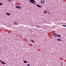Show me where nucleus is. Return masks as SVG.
Here are the masks:
<instances>
[{
  "label": "nucleus",
  "mask_w": 66,
  "mask_h": 66,
  "mask_svg": "<svg viewBox=\"0 0 66 66\" xmlns=\"http://www.w3.org/2000/svg\"><path fill=\"white\" fill-rule=\"evenodd\" d=\"M9 2H11V0H7Z\"/></svg>",
  "instance_id": "nucleus-19"
},
{
  "label": "nucleus",
  "mask_w": 66,
  "mask_h": 66,
  "mask_svg": "<svg viewBox=\"0 0 66 66\" xmlns=\"http://www.w3.org/2000/svg\"><path fill=\"white\" fill-rule=\"evenodd\" d=\"M40 3H42V4H43V1H40Z\"/></svg>",
  "instance_id": "nucleus-12"
},
{
  "label": "nucleus",
  "mask_w": 66,
  "mask_h": 66,
  "mask_svg": "<svg viewBox=\"0 0 66 66\" xmlns=\"http://www.w3.org/2000/svg\"><path fill=\"white\" fill-rule=\"evenodd\" d=\"M31 41L32 43H35V42L32 40H31Z\"/></svg>",
  "instance_id": "nucleus-10"
},
{
  "label": "nucleus",
  "mask_w": 66,
  "mask_h": 66,
  "mask_svg": "<svg viewBox=\"0 0 66 66\" xmlns=\"http://www.w3.org/2000/svg\"><path fill=\"white\" fill-rule=\"evenodd\" d=\"M53 35H54V36H55V37H57V35L55 33H53Z\"/></svg>",
  "instance_id": "nucleus-4"
},
{
  "label": "nucleus",
  "mask_w": 66,
  "mask_h": 66,
  "mask_svg": "<svg viewBox=\"0 0 66 66\" xmlns=\"http://www.w3.org/2000/svg\"><path fill=\"white\" fill-rule=\"evenodd\" d=\"M44 13L45 14H47V12L46 11L44 12Z\"/></svg>",
  "instance_id": "nucleus-11"
},
{
  "label": "nucleus",
  "mask_w": 66,
  "mask_h": 66,
  "mask_svg": "<svg viewBox=\"0 0 66 66\" xmlns=\"http://www.w3.org/2000/svg\"><path fill=\"white\" fill-rule=\"evenodd\" d=\"M27 1H30V0H27Z\"/></svg>",
  "instance_id": "nucleus-25"
},
{
  "label": "nucleus",
  "mask_w": 66,
  "mask_h": 66,
  "mask_svg": "<svg viewBox=\"0 0 66 66\" xmlns=\"http://www.w3.org/2000/svg\"><path fill=\"white\" fill-rule=\"evenodd\" d=\"M43 4H44V3H45V2L44 0L43 1Z\"/></svg>",
  "instance_id": "nucleus-15"
},
{
  "label": "nucleus",
  "mask_w": 66,
  "mask_h": 66,
  "mask_svg": "<svg viewBox=\"0 0 66 66\" xmlns=\"http://www.w3.org/2000/svg\"><path fill=\"white\" fill-rule=\"evenodd\" d=\"M35 27H37V28H39V26H38V25H36L35 26Z\"/></svg>",
  "instance_id": "nucleus-13"
},
{
  "label": "nucleus",
  "mask_w": 66,
  "mask_h": 66,
  "mask_svg": "<svg viewBox=\"0 0 66 66\" xmlns=\"http://www.w3.org/2000/svg\"><path fill=\"white\" fill-rule=\"evenodd\" d=\"M30 64H28L27 65V66H30Z\"/></svg>",
  "instance_id": "nucleus-18"
},
{
  "label": "nucleus",
  "mask_w": 66,
  "mask_h": 66,
  "mask_svg": "<svg viewBox=\"0 0 66 66\" xmlns=\"http://www.w3.org/2000/svg\"><path fill=\"white\" fill-rule=\"evenodd\" d=\"M1 64H4V65H5V64H6V63H5L3 61H2L1 62Z\"/></svg>",
  "instance_id": "nucleus-6"
},
{
  "label": "nucleus",
  "mask_w": 66,
  "mask_h": 66,
  "mask_svg": "<svg viewBox=\"0 0 66 66\" xmlns=\"http://www.w3.org/2000/svg\"><path fill=\"white\" fill-rule=\"evenodd\" d=\"M34 1V0H29V2L32 3V4H33Z\"/></svg>",
  "instance_id": "nucleus-2"
},
{
  "label": "nucleus",
  "mask_w": 66,
  "mask_h": 66,
  "mask_svg": "<svg viewBox=\"0 0 66 66\" xmlns=\"http://www.w3.org/2000/svg\"><path fill=\"white\" fill-rule=\"evenodd\" d=\"M15 7H16V8H17V9H21V8H22L21 7H20L19 6H15Z\"/></svg>",
  "instance_id": "nucleus-3"
},
{
  "label": "nucleus",
  "mask_w": 66,
  "mask_h": 66,
  "mask_svg": "<svg viewBox=\"0 0 66 66\" xmlns=\"http://www.w3.org/2000/svg\"><path fill=\"white\" fill-rule=\"evenodd\" d=\"M23 63H27V61H24L23 62Z\"/></svg>",
  "instance_id": "nucleus-8"
},
{
  "label": "nucleus",
  "mask_w": 66,
  "mask_h": 66,
  "mask_svg": "<svg viewBox=\"0 0 66 66\" xmlns=\"http://www.w3.org/2000/svg\"><path fill=\"white\" fill-rule=\"evenodd\" d=\"M14 24H15V25H16V24H17V23H14Z\"/></svg>",
  "instance_id": "nucleus-21"
},
{
  "label": "nucleus",
  "mask_w": 66,
  "mask_h": 66,
  "mask_svg": "<svg viewBox=\"0 0 66 66\" xmlns=\"http://www.w3.org/2000/svg\"><path fill=\"white\" fill-rule=\"evenodd\" d=\"M57 40H58V41H61V40H62V39L58 38L57 39Z\"/></svg>",
  "instance_id": "nucleus-7"
},
{
  "label": "nucleus",
  "mask_w": 66,
  "mask_h": 66,
  "mask_svg": "<svg viewBox=\"0 0 66 66\" xmlns=\"http://www.w3.org/2000/svg\"><path fill=\"white\" fill-rule=\"evenodd\" d=\"M35 2V3H37V2H36L35 1V0H34V3H33V4H34V3Z\"/></svg>",
  "instance_id": "nucleus-14"
},
{
  "label": "nucleus",
  "mask_w": 66,
  "mask_h": 66,
  "mask_svg": "<svg viewBox=\"0 0 66 66\" xmlns=\"http://www.w3.org/2000/svg\"><path fill=\"white\" fill-rule=\"evenodd\" d=\"M62 26V27H66V26L65 25H63Z\"/></svg>",
  "instance_id": "nucleus-16"
},
{
  "label": "nucleus",
  "mask_w": 66,
  "mask_h": 66,
  "mask_svg": "<svg viewBox=\"0 0 66 66\" xmlns=\"http://www.w3.org/2000/svg\"><path fill=\"white\" fill-rule=\"evenodd\" d=\"M29 31H30V32H31V33H32V31H31V30H29Z\"/></svg>",
  "instance_id": "nucleus-22"
},
{
  "label": "nucleus",
  "mask_w": 66,
  "mask_h": 66,
  "mask_svg": "<svg viewBox=\"0 0 66 66\" xmlns=\"http://www.w3.org/2000/svg\"><path fill=\"white\" fill-rule=\"evenodd\" d=\"M6 14L7 15H8V16H10L11 15V14L9 12H7L6 13Z\"/></svg>",
  "instance_id": "nucleus-5"
},
{
  "label": "nucleus",
  "mask_w": 66,
  "mask_h": 66,
  "mask_svg": "<svg viewBox=\"0 0 66 66\" xmlns=\"http://www.w3.org/2000/svg\"><path fill=\"white\" fill-rule=\"evenodd\" d=\"M32 4H34V5H36V6H37V7H40V8H41V7H43L42 6L39 5H36V4L34 3Z\"/></svg>",
  "instance_id": "nucleus-1"
},
{
  "label": "nucleus",
  "mask_w": 66,
  "mask_h": 66,
  "mask_svg": "<svg viewBox=\"0 0 66 66\" xmlns=\"http://www.w3.org/2000/svg\"><path fill=\"white\" fill-rule=\"evenodd\" d=\"M48 14H50V15H51V14L50 13V12H48Z\"/></svg>",
  "instance_id": "nucleus-20"
},
{
  "label": "nucleus",
  "mask_w": 66,
  "mask_h": 66,
  "mask_svg": "<svg viewBox=\"0 0 66 66\" xmlns=\"http://www.w3.org/2000/svg\"><path fill=\"white\" fill-rule=\"evenodd\" d=\"M41 27H40V26H39V28H41Z\"/></svg>",
  "instance_id": "nucleus-24"
},
{
  "label": "nucleus",
  "mask_w": 66,
  "mask_h": 66,
  "mask_svg": "<svg viewBox=\"0 0 66 66\" xmlns=\"http://www.w3.org/2000/svg\"><path fill=\"white\" fill-rule=\"evenodd\" d=\"M57 36H59V37H61V36L60 35H57Z\"/></svg>",
  "instance_id": "nucleus-17"
},
{
  "label": "nucleus",
  "mask_w": 66,
  "mask_h": 66,
  "mask_svg": "<svg viewBox=\"0 0 66 66\" xmlns=\"http://www.w3.org/2000/svg\"><path fill=\"white\" fill-rule=\"evenodd\" d=\"M0 62H2V60H0Z\"/></svg>",
  "instance_id": "nucleus-23"
},
{
  "label": "nucleus",
  "mask_w": 66,
  "mask_h": 66,
  "mask_svg": "<svg viewBox=\"0 0 66 66\" xmlns=\"http://www.w3.org/2000/svg\"><path fill=\"white\" fill-rule=\"evenodd\" d=\"M3 5V4L2 3H0V5H1V6H2V5Z\"/></svg>",
  "instance_id": "nucleus-9"
}]
</instances>
